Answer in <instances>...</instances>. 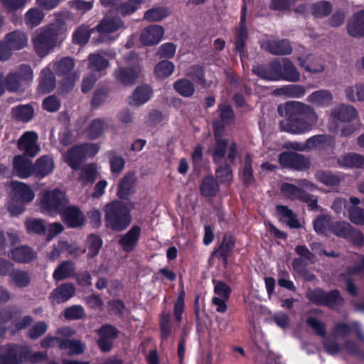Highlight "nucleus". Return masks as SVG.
<instances>
[{
    "label": "nucleus",
    "mask_w": 364,
    "mask_h": 364,
    "mask_svg": "<svg viewBox=\"0 0 364 364\" xmlns=\"http://www.w3.org/2000/svg\"><path fill=\"white\" fill-rule=\"evenodd\" d=\"M96 168L94 164H87L81 168L80 178L83 184L92 183L96 178Z\"/></svg>",
    "instance_id": "56"
},
{
    "label": "nucleus",
    "mask_w": 364,
    "mask_h": 364,
    "mask_svg": "<svg viewBox=\"0 0 364 364\" xmlns=\"http://www.w3.org/2000/svg\"><path fill=\"white\" fill-rule=\"evenodd\" d=\"M235 240L230 235H225L223 240L218 249L215 251V255L223 260L224 264H228V258L230 253L235 247Z\"/></svg>",
    "instance_id": "30"
},
{
    "label": "nucleus",
    "mask_w": 364,
    "mask_h": 364,
    "mask_svg": "<svg viewBox=\"0 0 364 364\" xmlns=\"http://www.w3.org/2000/svg\"><path fill=\"white\" fill-rule=\"evenodd\" d=\"M333 142V139L331 135H316L306 140V146H308L309 149H321L331 146Z\"/></svg>",
    "instance_id": "38"
},
{
    "label": "nucleus",
    "mask_w": 364,
    "mask_h": 364,
    "mask_svg": "<svg viewBox=\"0 0 364 364\" xmlns=\"http://www.w3.org/2000/svg\"><path fill=\"white\" fill-rule=\"evenodd\" d=\"M105 223L113 230L121 231L130 223V215L126 205L121 201L114 200L105 207Z\"/></svg>",
    "instance_id": "3"
},
{
    "label": "nucleus",
    "mask_w": 364,
    "mask_h": 364,
    "mask_svg": "<svg viewBox=\"0 0 364 364\" xmlns=\"http://www.w3.org/2000/svg\"><path fill=\"white\" fill-rule=\"evenodd\" d=\"M242 178L245 184L250 185L254 181L252 168V160L249 154H246L245 156V164L242 171Z\"/></svg>",
    "instance_id": "61"
},
{
    "label": "nucleus",
    "mask_w": 364,
    "mask_h": 364,
    "mask_svg": "<svg viewBox=\"0 0 364 364\" xmlns=\"http://www.w3.org/2000/svg\"><path fill=\"white\" fill-rule=\"evenodd\" d=\"M316 177L320 182L327 186H336L340 182L338 177L331 172L318 171Z\"/></svg>",
    "instance_id": "60"
},
{
    "label": "nucleus",
    "mask_w": 364,
    "mask_h": 364,
    "mask_svg": "<svg viewBox=\"0 0 364 364\" xmlns=\"http://www.w3.org/2000/svg\"><path fill=\"white\" fill-rule=\"evenodd\" d=\"M306 323L315 331L316 335L321 337L326 336V331L324 323L314 317H309L306 320Z\"/></svg>",
    "instance_id": "63"
},
{
    "label": "nucleus",
    "mask_w": 364,
    "mask_h": 364,
    "mask_svg": "<svg viewBox=\"0 0 364 364\" xmlns=\"http://www.w3.org/2000/svg\"><path fill=\"white\" fill-rule=\"evenodd\" d=\"M337 162L343 167L362 168L364 166V156L356 153H348L341 156Z\"/></svg>",
    "instance_id": "29"
},
{
    "label": "nucleus",
    "mask_w": 364,
    "mask_h": 364,
    "mask_svg": "<svg viewBox=\"0 0 364 364\" xmlns=\"http://www.w3.org/2000/svg\"><path fill=\"white\" fill-rule=\"evenodd\" d=\"M141 229L138 226L132 227L125 235L121 237L119 243L125 252H132L136 247L140 235Z\"/></svg>",
    "instance_id": "22"
},
{
    "label": "nucleus",
    "mask_w": 364,
    "mask_h": 364,
    "mask_svg": "<svg viewBox=\"0 0 364 364\" xmlns=\"http://www.w3.org/2000/svg\"><path fill=\"white\" fill-rule=\"evenodd\" d=\"M350 220L356 225H364V210L360 207H350L348 209Z\"/></svg>",
    "instance_id": "62"
},
{
    "label": "nucleus",
    "mask_w": 364,
    "mask_h": 364,
    "mask_svg": "<svg viewBox=\"0 0 364 364\" xmlns=\"http://www.w3.org/2000/svg\"><path fill=\"white\" fill-rule=\"evenodd\" d=\"M333 100L332 94L326 90L314 92L308 97V101L317 105H328Z\"/></svg>",
    "instance_id": "39"
},
{
    "label": "nucleus",
    "mask_w": 364,
    "mask_h": 364,
    "mask_svg": "<svg viewBox=\"0 0 364 364\" xmlns=\"http://www.w3.org/2000/svg\"><path fill=\"white\" fill-rule=\"evenodd\" d=\"M66 31L67 27L61 21H57L55 23L42 28L32 39L37 54L42 57L46 55L58 45V37L64 34Z\"/></svg>",
    "instance_id": "2"
},
{
    "label": "nucleus",
    "mask_w": 364,
    "mask_h": 364,
    "mask_svg": "<svg viewBox=\"0 0 364 364\" xmlns=\"http://www.w3.org/2000/svg\"><path fill=\"white\" fill-rule=\"evenodd\" d=\"M63 315L64 317L68 320L81 319L85 316L84 309L80 305H74L66 308Z\"/></svg>",
    "instance_id": "57"
},
{
    "label": "nucleus",
    "mask_w": 364,
    "mask_h": 364,
    "mask_svg": "<svg viewBox=\"0 0 364 364\" xmlns=\"http://www.w3.org/2000/svg\"><path fill=\"white\" fill-rule=\"evenodd\" d=\"M164 33V28L160 25L153 24L144 28L140 35V42L144 46H154L157 44Z\"/></svg>",
    "instance_id": "16"
},
{
    "label": "nucleus",
    "mask_w": 364,
    "mask_h": 364,
    "mask_svg": "<svg viewBox=\"0 0 364 364\" xmlns=\"http://www.w3.org/2000/svg\"><path fill=\"white\" fill-rule=\"evenodd\" d=\"M174 70V65L168 60L158 63L155 67L154 73L159 78H166L170 76Z\"/></svg>",
    "instance_id": "51"
},
{
    "label": "nucleus",
    "mask_w": 364,
    "mask_h": 364,
    "mask_svg": "<svg viewBox=\"0 0 364 364\" xmlns=\"http://www.w3.org/2000/svg\"><path fill=\"white\" fill-rule=\"evenodd\" d=\"M59 348L68 350L70 356L81 355L84 353L86 345L77 339H62L60 341Z\"/></svg>",
    "instance_id": "25"
},
{
    "label": "nucleus",
    "mask_w": 364,
    "mask_h": 364,
    "mask_svg": "<svg viewBox=\"0 0 364 364\" xmlns=\"http://www.w3.org/2000/svg\"><path fill=\"white\" fill-rule=\"evenodd\" d=\"M173 87L178 94L184 97H191L196 92L193 82L186 78L177 80Z\"/></svg>",
    "instance_id": "32"
},
{
    "label": "nucleus",
    "mask_w": 364,
    "mask_h": 364,
    "mask_svg": "<svg viewBox=\"0 0 364 364\" xmlns=\"http://www.w3.org/2000/svg\"><path fill=\"white\" fill-rule=\"evenodd\" d=\"M220 111V122L230 124L235 119V113L232 107L226 103H223L218 106Z\"/></svg>",
    "instance_id": "55"
},
{
    "label": "nucleus",
    "mask_w": 364,
    "mask_h": 364,
    "mask_svg": "<svg viewBox=\"0 0 364 364\" xmlns=\"http://www.w3.org/2000/svg\"><path fill=\"white\" fill-rule=\"evenodd\" d=\"M215 176L222 184L230 185L232 181V170L227 163L220 166L215 170Z\"/></svg>",
    "instance_id": "49"
},
{
    "label": "nucleus",
    "mask_w": 364,
    "mask_h": 364,
    "mask_svg": "<svg viewBox=\"0 0 364 364\" xmlns=\"http://www.w3.org/2000/svg\"><path fill=\"white\" fill-rule=\"evenodd\" d=\"M262 48L276 55H289L292 52V48L287 40L267 41L262 44Z\"/></svg>",
    "instance_id": "18"
},
{
    "label": "nucleus",
    "mask_w": 364,
    "mask_h": 364,
    "mask_svg": "<svg viewBox=\"0 0 364 364\" xmlns=\"http://www.w3.org/2000/svg\"><path fill=\"white\" fill-rule=\"evenodd\" d=\"M346 97L351 102L364 101V85L348 86L345 90Z\"/></svg>",
    "instance_id": "45"
},
{
    "label": "nucleus",
    "mask_w": 364,
    "mask_h": 364,
    "mask_svg": "<svg viewBox=\"0 0 364 364\" xmlns=\"http://www.w3.org/2000/svg\"><path fill=\"white\" fill-rule=\"evenodd\" d=\"M75 290V287L73 283L61 284L52 291L49 299L53 304L66 302L74 296Z\"/></svg>",
    "instance_id": "15"
},
{
    "label": "nucleus",
    "mask_w": 364,
    "mask_h": 364,
    "mask_svg": "<svg viewBox=\"0 0 364 364\" xmlns=\"http://www.w3.org/2000/svg\"><path fill=\"white\" fill-rule=\"evenodd\" d=\"M331 116L336 120L346 122L356 119L358 112L353 106L341 104L331 109Z\"/></svg>",
    "instance_id": "17"
},
{
    "label": "nucleus",
    "mask_w": 364,
    "mask_h": 364,
    "mask_svg": "<svg viewBox=\"0 0 364 364\" xmlns=\"http://www.w3.org/2000/svg\"><path fill=\"white\" fill-rule=\"evenodd\" d=\"M63 222L72 228H80L84 225L85 223V217L79 208L68 205L65 209L60 213Z\"/></svg>",
    "instance_id": "12"
},
{
    "label": "nucleus",
    "mask_w": 364,
    "mask_h": 364,
    "mask_svg": "<svg viewBox=\"0 0 364 364\" xmlns=\"http://www.w3.org/2000/svg\"><path fill=\"white\" fill-rule=\"evenodd\" d=\"M96 333L98 336L97 343L100 349L104 353L110 351L118 336V330L114 326L105 324L96 330Z\"/></svg>",
    "instance_id": "9"
},
{
    "label": "nucleus",
    "mask_w": 364,
    "mask_h": 364,
    "mask_svg": "<svg viewBox=\"0 0 364 364\" xmlns=\"http://www.w3.org/2000/svg\"><path fill=\"white\" fill-rule=\"evenodd\" d=\"M142 1L143 0H128L127 2L119 3L115 8L119 14L126 16L134 13Z\"/></svg>",
    "instance_id": "54"
},
{
    "label": "nucleus",
    "mask_w": 364,
    "mask_h": 364,
    "mask_svg": "<svg viewBox=\"0 0 364 364\" xmlns=\"http://www.w3.org/2000/svg\"><path fill=\"white\" fill-rule=\"evenodd\" d=\"M278 161L283 168L296 171L308 169L310 166L309 158L303 154L290 151L280 154L279 155Z\"/></svg>",
    "instance_id": "7"
},
{
    "label": "nucleus",
    "mask_w": 364,
    "mask_h": 364,
    "mask_svg": "<svg viewBox=\"0 0 364 364\" xmlns=\"http://www.w3.org/2000/svg\"><path fill=\"white\" fill-rule=\"evenodd\" d=\"M136 177L134 172H128L120 181L117 196L122 199H127L129 196L135 191Z\"/></svg>",
    "instance_id": "19"
},
{
    "label": "nucleus",
    "mask_w": 364,
    "mask_h": 364,
    "mask_svg": "<svg viewBox=\"0 0 364 364\" xmlns=\"http://www.w3.org/2000/svg\"><path fill=\"white\" fill-rule=\"evenodd\" d=\"M4 39L14 51L23 48V31H21L16 30L10 32L6 34Z\"/></svg>",
    "instance_id": "43"
},
{
    "label": "nucleus",
    "mask_w": 364,
    "mask_h": 364,
    "mask_svg": "<svg viewBox=\"0 0 364 364\" xmlns=\"http://www.w3.org/2000/svg\"><path fill=\"white\" fill-rule=\"evenodd\" d=\"M186 75L191 78L196 83L200 85L202 87L206 86L207 82L205 78L204 70L202 67L197 65L191 66L186 73Z\"/></svg>",
    "instance_id": "44"
},
{
    "label": "nucleus",
    "mask_w": 364,
    "mask_h": 364,
    "mask_svg": "<svg viewBox=\"0 0 364 364\" xmlns=\"http://www.w3.org/2000/svg\"><path fill=\"white\" fill-rule=\"evenodd\" d=\"M68 203L65 193L58 188L46 191L41 198L43 210L51 215L60 214Z\"/></svg>",
    "instance_id": "5"
},
{
    "label": "nucleus",
    "mask_w": 364,
    "mask_h": 364,
    "mask_svg": "<svg viewBox=\"0 0 364 364\" xmlns=\"http://www.w3.org/2000/svg\"><path fill=\"white\" fill-rule=\"evenodd\" d=\"M38 134L33 131L24 132V159L34 157L41 150L38 144Z\"/></svg>",
    "instance_id": "23"
},
{
    "label": "nucleus",
    "mask_w": 364,
    "mask_h": 364,
    "mask_svg": "<svg viewBox=\"0 0 364 364\" xmlns=\"http://www.w3.org/2000/svg\"><path fill=\"white\" fill-rule=\"evenodd\" d=\"M109 61L100 54H91L89 56V66L92 70L101 71L109 66Z\"/></svg>",
    "instance_id": "52"
},
{
    "label": "nucleus",
    "mask_w": 364,
    "mask_h": 364,
    "mask_svg": "<svg viewBox=\"0 0 364 364\" xmlns=\"http://www.w3.org/2000/svg\"><path fill=\"white\" fill-rule=\"evenodd\" d=\"M323 305L331 309H337L343 306L344 300L338 290H332L326 293Z\"/></svg>",
    "instance_id": "47"
},
{
    "label": "nucleus",
    "mask_w": 364,
    "mask_h": 364,
    "mask_svg": "<svg viewBox=\"0 0 364 364\" xmlns=\"http://www.w3.org/2000/svg\"><path fill=\"white\" fill-rule=\"evenodd\" d=\"M53 169V161L46 156L39 158L33 165L29 160L24 159V178L35 174L43 178Z\"/></svg>",
    "instance_id": "8"
},
{
    "label": "nucleus",
    "mask_w": 364,
    "mask_h": 364,
    "mask_svg": "<svg viewBox=\"0 0 364 364\" xmlns=\"http://www.w3.org/2000/svg\"><path fill=\"white\" fill-rule=\"evenodd\" d=\"M102 241L100 237L96 235L91 234L90 235L86 240L85 252L87 250V257L90 258H93L98 253L102 247Z\"/></svg>",
    "instance_id": "41"
},
{
    "label": "nucleus",
    "mask_w": 364,
    "mask_h": 364,
    "mask_svg": "<svg viewBox=\"0 0 364 364\" xmlns=\"http://www.w3.org/2000/svg\"><path fill=\"white\" fill-rule=\"evenodd\" d=\"M161 335L162 339L166 338L171 331V315L163 313L160 320Z\"/></svg>",
    "instance_id": "64"
},
{
    "label": "nucleus",
    "mask_w": 364,
    "mask_h": 364,
    "mask_svg": "<svg viewBox=\"0 0 364 364\" xmlns=\"http://www.w3.org/2000/svg\"><path fill=\"white\" fill-rule=\"evenodd\" d=\"M11 192L7 209L11 216H17L23 213V182L11 181Z\"/></svg>",
    "instance_id": "10"
},
{
    "label": "nucleus",
    "mask_w": 364,
    "mask_h": 364,
    "mask_svg": "<svg viewBox=\"0 0 364 364\" xmlns=\"http://www.w3.org/2000/svg\"><path fill=\"white\" fill-rule=\"evenodd\" d=\"M314 229L319 234H326L331 228V218L326 215H319L314 223Z\"/></svg>",
    "instance_id": "58"
},
{
    "label": "nucleus",
    "mask_w": 364,
    "mask_h": 364,
    "mask_svg": "<svg viewBox=\"0 0 364 364\" xmlns=\"http://www.w3.org/2000/svg\"><path fill=\"white\" fill-rule=\"evenodd\" d=\"M200 190L203 196L213 197L219 191V184L213 176H208L203 178Z\"/></svg>",
    "instance_id": "35"
},
{
    "label": "nucleus",
    "mask_w": 364,
    "mask_h": 364,
    "mask_svg": "<svg viewBox=\"0 0 364 364\" xmlns=\"http://www.w3.org/2000/svg\"><path fill=\"white\" fill-rule=\"evenodd\" d=\"M123 26V22L119 18L105 16L96 26L99 33H110L117 31Z\"/></svg>",
    "instance_id": "26"
},
{
    "label": "nucleus",
    "mask_w": 364,
    "mask_h": 364,
    "mask_svg": "<svg viewBox=\"0 0 364 364\" xmlns=\"http://www.w3.org/2000/svg\"><path fill=\"white\" fill-rule=\"evenodd\" d=\"M83 153L80 145L74 146L70 148L64 154V161L73 170H79L82 164L86 159Z\"/></svg>",
    "instance_id": "20"
},
{
    "label": "nucleus",
    "mask_w": 364,
    "mask_h": 364,
    "mask_svg": "<svg viewBox=\"0 0 364 364\" xmlns=\"http://www.w3.org/2000/svg\"><path fill=\"white\" fill-rule=\"evenodd\" d=\"M44 16V13L40 9H31L26 14V23L32 28L41 23Z\"/></svg>",
    "instance_id": "46"
},
{
    "label": "nucleus",
    "mask_w": 364,
    "mask_h": 364,
    "mask_svg": "<svg viewBox=\"0 0 364 364\" xmlns=\"http://www.w3.org/2000/svg\"><path fill=\"white\" fill-rule=\"evenodd\" d=\"M52 70L58 76L63 77L61 82L63 92L70 91L74 86L77 75L73 72L75 60L71 57H63L60 60L53 62Z\"/></svg>",
    "instance_id": "4"
},
{
    "label": "nucleus",
    "mask_w": 364,
    "mask_h": 364,
    "mask_svg": "<svg viewBox=\"0 0 364 364\" xmlns=\"http://www.w3.org/2000/svg\"><path fill=\"white\" fill-rule=\"evenodd\" d=\"M4 80L7 91L10 92H16L23 80V74L20 72H11L5 77Z\"/></svg>",
    "instance_id": "40"
},
{
    "label": "nucleus",
    "mask_w": 364,
    "mask_h": 364,
    "mask_svg": "<svg viewBox=\"0 0 364 364\" xmlns=\"http://www.w3.org/2000/svg\"><path fill=\"white\" fill-rule=\"evenodd\" d=\"M280 68L279 80L297 82L300 80V73L289 60L284 59L282 63L280 62Z\"/></svg>",
    "instance_id": "24"
},
{
    "label": "nucleus",
    "mask_w": 364,
    "mask_h": 364,
    "mask_svg": "<svg viewBox=\"0 0 364 364\" xmlns=\"http://www.w3.org/2000/svg\"><path fill=\"white\" fill-rule=\"evenodd\" d=\"M278 112L281 116L287 117L279 123L281 130L291 134L309 132L318 120L314 109L300 102H288L284 108L279 106Z\"/></svg>",
    "instance_id": "1"
},
{
    "label": "nucleus",
    "mask_w": 364,
    "mask_h": 364,
    "mask_svg": "<svg viewBox=\"0 0 364 364\" xmlns=\"http://www.w3.org/2000/svg\"><path fill=\"white\" fill-rule=\"evenodd\" d=\"M91 31L85 25H81L73 35V42L75 44L85 45L90 37Z\"/></svg>",
    "instance_id": "50"
},
{
    "label": "nucleus",
    "mask_w": 364,
    "mask_h": 364,
    "mask_svg": "<svg viewBox=\"0 0 364 364\" xmlns=\"http://www.w3.org/2000/svg\"><path fill=\"white\" fill-rule=\"evenodd\" d=\"M75 272V264L71 261L63 262L54 271L53 277L57 281H61L70 277Z\"/></svg>",
    "instance_id": "34"
},
{
    "label": "nucleus",
    "mask_w": 364,
    "mask_h": 364,
    "mask_svg": "<svg viewBox=\"0 0 364 364\" xmlns=\"http://www.w3.org/2000/svg\"><path fill=\"white\" fill-rule=\"evenodd\" d=\"M348 33L353 37L364 36V10L353 16L348 24Z\"/></svg>",
    "instance_id": "28"
},
{
    "label": "nucleus",
    "mask_w": 364,
    "mask_h": 364,
    "mask_svg": "<svg viewBox=\"0 0 364 364\" xmlns=\"http://www.w3.org/2000/svg\"><path fill=\"white\" fill-rule=\"evenodd\" d=\"M22 358V345H9L5 353L0 355V364H21Z\"/></svg>",
    "instance_id": "21"
},
{
    "label": "nucleus",
    "mask_w": 364,
    "mask_h": 364,
    "mask_svg": "<svg viewBox=\"0 0 364 364\" xmlns=\"http://www.w3.org/2000/svg\"><path fill=\"white\" fill-rule=\"evenodd\" d=\"M277 210L282 217L287 219L285 222L289 227L291 228H299L301 227V224L297 220L296 215L291 210L284 205H277Z\"/></svg>",
    "instance_id": "48"
},
{
    "label": "nucleus",
    "mask_w": 364,
    "mask_h": 364,
    "mask_svg": "<svg viewBox=\"0 0 364 364\" xmlns=\"http://www.w3.org/2000/svg\"><path fill=\"white\" fill-rule=\"evenodd\" d=\"M56 79L55 73L50 68L47 67L42 70L41 79L38 85L39 89L43 93H49L55 87Z\"/></svg>",
    "instance_id": "27"
},
{
    "label": "nucleus",
    "mask_w": 364,
    "mask_h": 364,
    "mask_svg": "<svg viewBox=\"0 0 364 364\" xmlns=\"http://www.w3.org/2000/svg\"><path fill=\"white\" fill-rule=\"evenodd\" d=\"M281 191L285 196L290 199H298L308 203V206L311 210H317L318 208L317 197L307 193L303 188L298 186L284 183L281 187Z\"/></svg>",
    "instance_id": "6"
},
{
    "label": "nucleus",
    "mask_w": 364,
    "mask_h": 364,
    "mask_svg": "<svg viewBox=\"0 0 364 364\" xmlns=\"http://www.w3.org/2000/svg\"><path fill=\"white\" fill-rule=\"evenodd\" d=\"M280 61L274 60L268 65H258L252 68V72L261 78L272 80H279Z\"/></svg>",
    "instance_id": "14"
},
{
    "label": "nucleus",
    "mask_w": 364,
    "mask_h": 364,
    "mask_svg": "<svg viewBox=\"0 0 364 364\" xmlns=\"http://www.w3.org/2000/svg\"><path fill=\"white\" fill-rule=\"evenodd\" d=\"M140 70L138 67H118L114 72V79L124 86L135 84L139 77Z\"/></svg>",
    "instance_id": "13"
},
{
    "label": "nucleus",
    "mask_w": 364,
    "mask_h": 364,
    "mask_svg": "<svg viewBox=\"0 0 364 364\" xmlns=\"http://www.w3.org/2000/svg\"><path fill=\"white\" fill-rule=\"evenodd\" d=\"M331 230L336 236L352 240L358 245L363 242L364 240L363 234L360 231L355 230L347 222H336L331 225Z\"/></svg>",
    "instance_id": "11"
},
{
    "label": "nucleus",
    "mask_w": 364,
    "mask_h": 364,
    "mask_svg": "<svg viewBox=\"0 0 364 364\" xmlns=\"http://www.w3.org/2000/svg\"><path fill=\"white\" fill-rule=\"evenodd\" d=\"M167 8L156 7L147 10L144 16V19L149 22L160 21L169 15Z\"/></svg>",
    "instance_id": "42"
},
{
    "label": "nucleus",
    "mask_w": 364,
    "mask_h": 364,
    "mask_svg": "<svg viewBox=\"0 0 364 364\" xmlns=\"http://www.w3.org/2000/svg\"><path fill=\"white\" fill-rule=\"evenodd\" d=\"M228 141L227 139H218L215 140V144L210 149V152L213 157L215 164H220L222 162L227 151Z\"/></svg>",
    "instance_id": "37"
},
{
    "label": "nucleus",
    "mask_w": 364,
    "mask_h": 364,
    "mask_svg": "<svg viewBox=\"0 0 364 364\" xmlns=\"http://www.w3.org/2000/svg\"><path fill=\"white\" fill-rule=\"evenodd\" d=\"M331 11V5L327 1H319L313 5L312 14L315 17L321 18L328 15Z\"/></svg>",
    "instance_id": "59"
},
{
    "label": "nucleus",
    "mask_w": 364,
    "mask_h": 364,
    "mask_svg": "<svg viewBox=\"0 0 364 364\" xmlns=\"http://www.w3.org/2000/svg\"><path fill=\"white\" fill-rule=\"evenodd\" d=\"M151 90L147 85L137 87L129 98V105L140 106L147 102L151 96Z\"/></svg>",
    "instance_id": "31"
},
{
    "label": "nucleus",
    "mask_w": 364,
    "mask_h": 364,
    "mask_svg": "<svg viewBox=\"0 0 364 364\" xmlns=\"http://www.w3.org/2000/svg\"><path fill=\"white\" fill-rule=\"evenodd\" d=\"M351 331H354L358 339L364 343V334L363 333L358 323L354 322L351 325L341 323L335 326V333L339 336H347Z\"/></svg>",
    "instance_id": "36"
},
{
    "label": "nucleus",
    "mask_w": 364,
    "mask_h": 364,
    "mask_svg": "<svg viewBox=\"0 0 364 364\" xmlns=\"http://www.w3.org/2000/svg\"><path fill=\"white\" fill-rule=\"evenodd\" d=\"M26 227L28 232L43 235L46 232L45 223L41 219H27Z\"/></svg>",
    "instance_id": "53"
},
{
    "label": "nucleus",
    "mask_w": 364,
    "mask_h": 364,
    "mask_svg": "<svg viewBox=\"0 0 364 364\" xmlns=\"http://www.w3.org/2000/svg\"><path fill=\"white\" fill-rule=\"evenodd\" d=\"M108 125L103 119L97 118L93 119L87 127L86 132L90 139H96L100 137Z\"/></svg>",
    "instance_id": "33"
}]
</instances>
